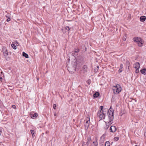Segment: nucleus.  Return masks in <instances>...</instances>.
Wrapping results in <instances>:
<instances>
[{"instance_id":"nucleus-1","label":"nucleus","mask_w":146,"mask_h":146,"mask_svg":"<svg viewBox=\"0 0 146 146\" xmlns=\"http://www.w3.org/2000/svg\"><path fill=\"white\" fill-rule=\"evenodd\" d=\"M107 111H108V118L106 119V123L108 122V124L111 125L113 123L112 121L114 118V111L111 110H107Z\"/></svg>"},{"instance_id":"nucleus-2","label":"nucleus","mask_w":146,"mask_h":146,"mask_svg":"<svg viewBox=\"0 0 146 146\" xmlns=\"http://www.w3.org/2000/svg\"><path fill=\"white\" fill-rule=\"evenodd\" d=\"M103 106H101L100 107V110L97 113V115L100 118L104 119L105 118V115L107 112L104 110V109H103Z\"/></svg>"},{"instance_id":"nucleus-3","label":"nucleus","mask_w":146,"mask_h":146,"mask_svg":"<svg viewBox=\"0 0 146 146\" xmlns=\"http://www.w3.org/2000/svg\"><path fill=\"white\" fill-rule=\"evenodd\" d=\"M113 93L115 94H117L120 92L121 90V87L118 84L113 86Z\"/></svg>"},{"instance_id":"nucleus-4","label":"nucleus","mask_w":146,"mask_h":146,"mask_svg":"<svg viewBox=\"0 0 146 146\" xmlns=\"http://www.w3.org/2000/svg\"><path fill=\"white\" fill-rule=\"evenodd\" d=\"M134 42H137L139 46L141 47L143 46V41L142 39L139 37H135L133 38Z\"/></svg>"},{"instance_id":"nucleus-5","label":"nucleus","mask_w":146,"mask_h":146,"mask_svg":"<svg viewBox=\"0 0 146 146\" xmlns=\"http://www.w3.org/2000/svg\"><path fill=\"white\" fill-rule=\"evenodd\" d=\"M67 67L68 70H72V71H73V70L74 71L75 70L76 66L75 62H74L73 64H68Z\"/></svg>"},{"instance_id":"nucleus-6","label":"nucleus","mask_w":146,"mask_h":146,"mask_svg":"<svg viewBox=\"0 0 146 146\" xmlns=\"http://www.w3.org/2000/svg\"><path fill=\"white\" fill-rule=\"evenodd\" d=\"M90 123V118L87 117L86 120V122L84 124V126L86 129H87L89 127Z\"/></svg>"},{"instance_id":"nucleus-7","label":"nucleus","mask_w":146,"mask_h":146,"mask_svg":"<svg viewBox=\"0 0 146 146\" xmlns=\"http://www.w3.org/2000/svg\"><path fill=\"white\" fill-rule=\"evenodd\" d=\"M3 51L4 56L5 57H7L8 54L7 49L5 48H4V49H3Z\"/></svg>"},{"instance_id":"nucleus-8","label":"nucleus","mask_w":146,"mask_h":146,"mask_svg":"<svg viewBox=\"0 0 146 146\" xmlns=\"http://www.w3.org/2000/svg\"><path fill=\"white\" fill-rule=\"evenodd\" d=\"M110 129L112 132H114L116 130V129L115 126H111L110 127Z\"/></svg>"},{"instance_id":"nucleus-9","label":"nucleus","mask_w":146,"mask_h":146,"mask_svg":"<svg viewBox=\"0 0 146 146\" xmlns=\"http://www.w3.org/2000/svg\"><path fill=\"white\" fill-rule=\"evenodd\" d=\"M134 68H139L140 64L139 62H137L135 63Z\"/></svg>"},{"instance_id":"nucleus-10","label":"nucleus","mask_w":146,"mask_h":146,"mask_svg":"<svg viewBox=\"0 0 146 146\" xmlns=\"http://www.w3.org/2000/svg\"><path fill=\"white\" fill-rule=\"evenodd\" d=\"M146 19V18L145 16H142L140 17V20L141 22H144L145 21Z\"/></svg>"},{"instance_id":"nucleus-11","label":"nucleus","mask_w":146,"mask_h":146,"mask_svg":"<svg viewBox=\"0 0 146 146\" xmlns=\"http://www.w3.org/2000/svg\"><path fill=\"white\" fill-rule=\"evenodd\" d=\"M140 72L141 73L143 74H144V75L146 74V69L144 68L140 70Z\"/></svg>"},{"instance_id":"nucleus-12","label":"nucleus","mask_w":146,"mask_h":146,"mask_svg":"<svg viewBox=\"0 0 146 146\" xmlns=\"http://www.w3.org/2000/svg\"><path fill=\"white\" fill-rule=\"evenodd\" d=\"M80 60H78V59H77V60H76V63H78V62H80V63H82V61H83V59H82V57L80 56V57H79Z\"/></svg>"},{"instance_id":"nucleus-13","label":"nucleus","mask_w":146,"mask_h":146,"mask_svg":"<svg viewBox=\"0 0 146 146\" xmlns=\"http://www.w3.org/2000/svg\"><path fill=\"white\" fill-rule=\"evenodd\" d=\"M98 143L96 141H94L91 144V146H97Z\"/></svg>"},{"instance_id":"nucleus-14","label":"nucleus","mask_w":146,"mask_h":146,"mask_svg":"<svg viewBox=\"0 0 146 146\" xmlns=\"http://www.w3.org/2000/svg\"><path fill=\"white\" fill-rule=\"evenodd\" d=\"M38 116V114L37 113H35L32 116H31V118L33 119H35Z\"/></svg>"},{"instance_id":"nucleus-15","label":"nucleus","mask_w":146,"mask_h":146,"mask_svg":"<svg viewBox=\"0 0 146 146\" xmlns=\"http://www.w3.org/2000/svg\"><path fill=\"white\" fill-rule=\"evenodd\" d=\"M99 95V94L98 92H96L93 95L94 97V98H96L98 97Z\"/></svg>"},{"instance_id":"nucleus-16","label":"nucleus","mask_w":146,"mask_h":146,"mask_svg":"<svg viewBox=\"0 0 146 146\" xmlns=\"http://www.w3.org/2000/svg\"><path fill=\"white\" fill-rule=\"evenodd\" d=\"M23 56L25 57L26 58H29V56L28 54L24 52H23Z\"/></svg>"},{"instance_id":"nucleus-17","label":"nucleus","mask_w":146,"mask_h":146,"mask_svg":"<svg viewBox=\"0 0 146 146\" xmlns=\"http://www.w3.org/2000/svg\"><path fill=\"white\" fill-rule=\"evenodd\" d=\"M83 70H84V72H86L87 69V67L86 66L84 65L82 67Z\"/></svg>"},{"instance_id":"nucleus-18","label":"nucleus","mask_w":146,"mask_h":146,"mask_svg":"<svg viewBox=\"0 0 146 146\" xmlns=\"http://www.w3.org/2000/svg\"><path fill=\"white\" fill-rule=\"evenodd\" d=\"M126 67H128V69H129V66L130 65V64L129 61H127L126 62Z\"/></svg>"},{"instance_id":"nucleus-19","label":"nucleus","mask_w":146,"mask_h":146,"mask_svg":"<svg viewBox=\"0 0 146 146\" xmlns=\"http://www.w3.org/2000/svg\"><path fill=\"white\" fill-rule=\"evenodd\" d=\"M91 140V137H88L87 138L86 143H88V144H89V143L90 142Z\"/></svg>"},{"instance_id":"nucleus-20","label":"nucleus","mask_w":146,"mask_h":146,"mask_svg":"<svg viewBox=\"0 0 146 146\" xmlns=\"http://www.w3.org/2000/svg\"><path fill=\"white\" fill-rule=\"evenodd\" d=\"M110 142L108 141H107L106 142V143H105V146H110Z\"/></svg>"},{"instance_id":"nucleus-21","label":"nucleus","mask_w":146,"mask_h":146,"mask_svg":"<svg viewBox=\"0 0 146 146\" xmlns=\"http://www.w3.org/2000/svg\"><path fill=\"white\" fill-rule=\"evenodd\" d=\"M79 51V49H75L74 50V53H72L73 54H74L75 53H78V52Z\"/></svg>"},{"instance_id":"nucleus-22","label":"nucleus","mask_w":146,"mask_h":146,"mask_svg":"<svg viewBox=\"0 0 146 146\" xmlns=\"http://www.w3.org/2000/svg\"><path fill=\"white\" fill-rule=\"evenodd\" d=\"M11 46L13 47V48L14 49H16L17 48L16 46H15V44H12Z\"/></svg>"},{"instance_id":"nucleus-23","label":"nucleus","mask_w":146,"mask_h":146,"mask_svg":"<svg viewBox=\"0 0 146 146\" xmlns=\"http://www.w3.org/2000/svg\"><path fill=\"white\" fill-rule=\"evenodd\" d=\"M31 132L33 136L34 135L35 132L33 130H31Z\"/></svg>"},{"instance_id":"nucleus-24","label":"nucleus","mask_w":146,"mask_h":146,"mask_svg":"<svg viewBox=\"0 0 146 146\" xmlns=\"http://www.w3.org/2000/svg\"><path fill=\"white\" fill-rule=\"evenodd\" d=\"M89 144H88V143H86V142L85 143L84 142L82 143V146H88Z\"/></svg>"},{"instance_id":"nucleus-25","label":"nucleus","mask_w":146,"mask_h":146,"mask_svg":"<svg viewBox=\"0 0 146 146\" xmlns=\"http://www.w3.org/2000/svg\"><path fill=\"white\" fill-rule=\"evenodd\" d=\"M136 69L135 72L138 73L139 72V68H135Z\"/></svg>"},{"instance_id":"nucleus-26","label":"nucleus","mask_w":146,"mask_h":146,"mask_svg":"<svg viewBox=\"0 0 146 146\" xmlns=\"http://www.w3.org/2000/svg\"><path fill=\"white\" fill-rule=\"evenodd\" d=\"M65 29L67 31H68L70 30V29L69 27L68 26H66V27Z\"/></svg>"},{"instance_id":"nucleus-27","label":"nucleus","mask_w":146,"mask_h":146,"mask_svg":"<svg viewBox=\"0 0 146 146\" xmlns=\"http://www.w3.org/2000/svg\"><path fill=\"white\" fill-rule=\"evenodd\" d=\"M108 123H106V126H107V128L106 129H108L109 127V126L110 125H109L108 124V122H107Z\"/></svg>"},{"instance_id":"nucleus-28","label":"nucleus","mask_w":146,"mask_h":146,"mask_svg":"<svg viewBox=\"0 0 146 146\" xmlns=\"http://www.w3.org/2000/svg\"><path fill=\"white\" fill-rule=\"evenodd\" d=\"M114 139L116 141H118L119 139V138L117 137H115L114 138Z\"/></svg>"},{"instance_id":"nucleus-29","label":"nucleus","mask_w":146,"mask_h":146,"mask_svg":"<svg viewBox=\"0 0 146 146\" xmlns=\"http://www.w3.org/2000/svg\"><path fill=\"white\" fill-rule=\"evenodd\" d=\"M11 20L10 18H9H9L7 19V22H9Z\"/></svg>"},{"instance_id":"nucleus-30","label":"nucleus","mask_w":146,"mask_h":146,"mask_svg":"<svg viewBox=\"0 0 146 146\" xmlns=\"http://www.w3.org/2000/svg\"><path fill=\"white\" fill-rule=\"evenodd\" d=\"M123 64H121L120 65V68L121 69H122L123 68Z\"/></svg>"},{"instance_id":"nucleus-31","label":"nucleus","mask_w":146,"mask_h":146,"mask_svg":"<svg viewBox=\"0 0 146 146\" xmlns=\"http://www.w3.org/2000/svg\"><path fill=\"white\" fill-rule=\"evenodd\" d=\"M112 109V107L111 106L110 107V108L109 110H113Z\"/></svg>"},{"instance_id":"nucleus-32","label":"nucleus","mask_w":146,"mask_h":146,"mask_svg":"<svg viewBox=\"0 0 146 146\" xmlns=\"http://www.w3.org/2000/svg\"><path fill=\"white\" fill-rule=\"evenodd\" d=\"M126 40V38L125 37H124L123 38V40Z\"/></svg>"},{"instance_id":"nucleus-33","label":"nucleus","mask_w":146,"mask_h":146,"mask_svg":"<svg viewBox=\"0 0 146 146\" xmlns=\"http://www.w3.org/2000/svg\"><path fill=\"white\" fill-rule=\"evenodd\" d=\"M12 107L14 108H16V106L15 105H13Z\"/></svg>"},{"instance_id":"nucleus-34","label":"nucleus","mask_w":146,"mask_h":146,"mask_svg":"<svg viewBox=\"0 0 146 146\" xmlns=\"http://www.w3.org/2000/svg\"><path fill=\"white\" fill-rule=\"evenodd\" d=\"M118 71L119 72H122V70L120 69Z\"/></svg>"},{"instance_id":"nucleus-35","label":"nucleus","mask_w":146,"mask_h":146,"mask_svg":"<svg viewBox=\"0 0 146 146\" xmlns=\"http://www.w3.org/2000/svg\"><path fill=\"white\" fill-rule=\"evenodd\" d=\"M53 108H54V109H55V104H54L53 105Z\"/></svg>"},{"instance_id":"nucleus-36","label":"nucleus","mask_w":146,"mask_h":146,"mask_svg":"<svg viewBox=\"0 0 146 146\" xmlns=\"http://www.w3.org/2000/svg\"><path fill=\"white\" fill-rule=\"evenodd\" d=\"M98 70V69H97V70L96 69H95L94 70L95 72L96 71L97 72V71Z\"/></svg>"},{"instance_id":"nucleus-37","label":"nucleus","mask_w":146,"mask_h":146,"mask_svg":"<svg viewBox=\"0 0 146 146\" xmlns=\"http://www.w3.org/2000/svg\"><path fill=\"white\" fill-rule=\"evenodd\" d=\"M6 17H8V18H9V16H8V15H6Z\"/></svg>"},{"instance_id":"nucleus-38","label":"nucleus","mask_w":146,"mask_h":146,"mask_svg":"<svg viewBox=\"0 0 146 146\" xmlns=\"http://www.w3.org/2000/svg\"><path fill=\"white\" fill-rule=\"evenodd\" d=\"M97 68H98V69L99 68V66H97Z\"/></svg>"},{"instance_id":"nucleus-39","label":"nucleus","mask_w":146,"mask_h":146,"mask_svg":"<svg viewBox=\"0 0 146 146\" xmlns=\"http://www.w3.org/2000/svg\"><path fill=\"white\" fill-rule=\"evenodd\" d=\"M1 132H2V131H0V135H1Z\"/></svg>"},{"instance_id":"nucleus-40","label":"nucleus","mask_w":146,"mask_h":146,"mask_svg":"<svg viewBox=\"0 0 146 146\" xmlns=\"http://www.w3.org/2000/svg\"><path fill=\"white\" fill-rule=\"evenodd\" d=\"M54 115H55V113H54Z\"/></svg>"},{"instance_id":"nucleus-41","label":"nucleus","mask_w":146,"mask_h":146,"mask_svg":"<svg viewBox=\"0 0 146 146\" xmlns=\"http://www.w3.org/2000/svg\"><path fill=\"white\" fill-rule=\"evenodd\" d=\"M0 78H1V77H0Z\"/></svg>"}]
</instances>
